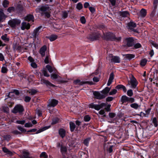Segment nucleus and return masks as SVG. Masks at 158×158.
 Instances as JSON below:
<instances>
[{
  "label": "nucleus",
  "mask_w": 158,
  "mask_h": 158,
  "mask_svg": "<svg viewBox=\"0 0 158 158\" xmlns=\"http://www.w3.org/2000/svg\"><path fill=\"white\" fill-rule=\"evenodd\" d=\"M7 34H5L3 35L1 37V38L5 42H8L9 41V38L7 37Z\"/></svg>",
  "instance_id": "obj_33"
},
{
  "label": "nucleus",
  "mask_w": 158,
  "mask_h": 158,
  "mask_svg": "<svg viewBox=\"0 0 158 158\" xmlns=\"http://www.w3.org/2000/svg\"><path fill=\"white\" fill-rule=\"evenodd\" d=\"M47 50V47L45 45L42 47L40 49L39 52L42 57H44L45 55V52Z\"/></svg>",
  "instance_id": "obj_19"
},
{
  "label": "nucleus",
  "mask_w": 158,
  "mask_h": 158,
  "mask_svg": "<svg viewBox=\"0 0 158 158\" xmlns=\"http://www.w3.org/2000/svg\"><path fill=\"white\" fill-rule=\"evenodd\" d=\"M119 15L120 16L123 18L127 17L129 16V13L127 11H120L119 12Z\"/></svg>",
  "instance_id": "obj_23"
},
{
  "label": "nucleus",
  "mask_w": 158,
  "mask_h": 158,
  "mask_svg": "<svg viewBox=\"0 0 158 158\" xmlns=\"http://www.w3.org/2000/svg\"><path fill=\"white\" fill-rule=\"evenodd\" d=\"M130 83L131 85L130 88L133 89L136 88L138 83L136 79L133 75L132 76Z\"/></svg>",
  "instance_id": "obj_8"
},
{
  "label": "nucleus",
  "mask_w": 158,
  "mask_h": 158,
  "mask_svg": "<svg viewBox=\"0 0 158 158\" xmlns=\"http://www.w3.org/2000/svg\"><path fill=\"white\" fill-rule=\"evenodd\" d=\"M110 88L106 87L101 91V92L103 95H105L106 97L108 95V93L110 92Z\"/></svg>",
  "instance_id": "obj_22"
},
{
  "label": "nucleus",
  "mask_w": 158,
  "mask_h": 158,
  "mask_svg": "<svg viewBox=\"0 0 158 158\" xmlns=\"http://www.w3.org/2000/svg\"><path fill=\"white\" fill-rule=\"evenodd\" d=\"M60 122V118L57 117H55L52 118V122L51 125H53L58 123Z\"/></svg>",
  "instance_id": "obj_26"
},
{
  "label": "nucleus",
  "mask_w": 158,
  "mask_h": 158,
  "mask_svg": "<svg viewBox=\"0 0 158 158\" xmlns=\"http://www.w3.org/2000/svg\"><path fill=\"white\" fill-rule=\"evenodd\" d=\"M90 139L91 138L90 137L86 138L84 140L83 143L85 145L88 146H89V142Z\"/></svg>",
  "instance_id": "obj_35"
},
{
  "label": "nucleus",
  "mask_w": 158,
  "mask_h": 158,
  "mask_svg": "<svg viewBox=\"0 0 158 158\" xmlns=\"http://www.w3.org/2000/svg\"><path fill=\"white\" fill-rule=\"evenodd\" d=\"M40 157H43L44 158H48V155L47 153L45 152H42L40 154Z\"/></svg>",
  "instance_id": "obj_44"
},
{
  "label": "nucleus",
  "mask_w": 158,
  "mask_h": 158,
  "mask_svg": "<svg viewBox=\"0 0 158 158\" xmlns=\"http://www.w3.org/2000/svg\"><path fill=\"white\" fill-rule=\"evenodd\" d=\"M93 94L95 98L97 99L101 100L106 97L105 95L101 94L98 91H94L93 93Z\"/></svg>",
  "instance_id": "obj_11"
},
{
  "label": "nucleus",
  "mask_w": 158,
  "mask_h": 158,
  "mask_svg": "<svg viewBox=\"0 0 158 158\" xmlns=\"http://www.w3.org/2000/svg\"><path fill=\"white\" fill-rule=\"evenodd\" d=\"M111 62H114L115 63H120V59L118 56H113L111 59Z\"/></svg>",
  "instance_id": "obj_17"
},
{
  "label": "nucleus",
  "mask_w": 158,
  "mask_h": 158,
  "mask_svg": "<svg viewBox=\"0 0 158 158\" xmlns=\"http://www.w3.org/2000/svg\"><path fill=\"white\" fill-rule=\"evenodd\" d=\"M16 10L17 13L21 14L23 11V7L21 5L18 4L17 5L16 8Z\"/></svg>",
  "instance_id": "obj_20"
},
{
  "label": "nucleus",
  "mask_w": 158,
  "mask_h": 158,
  "mask_svg": "<svg viewBox=\"0 0 158 158\" xmlns=\"http://www.w3.org/2000/svg\"><path fill=\"white\" fill-rule=\"evenodd\" d=\"M101 36V33L100 31H95L92 32L87 36V38L91 41L98 40Z\"/></svg>",
  "instance_id": "obj_3"
},
{
  "label": "nucleus",
  "mask_w": 158,
  "mask_h": 158,
  "mask_svg": "<svg viewBox=\"0 0 158 158\" xmlns=\"http://www.w3.org/2000/svg\"><path fill=\"white\" fill-rule=\"evenodd\" d=\"M90 117L88 115H86L84 118V120L85 122H88L90 120Z\"/></svg>",
  "instance_id": "obj_51"
},
{
  "label": "nucleus",
  "mask_w": 158,
  "mask_h": 158,
  "mask_svg": "<svg viewBox=\"0 0 158 158\" xmlns=\"http://www.w3.org/2000/svg\"><path fill=\"white\" fill-rule=\"evenodd\" d=\"M9 2L7 0H4L2 3L3 6L5 8H7L8 6Z\"/></svg>",
  "instance_id": "obj_38"
},
{
  "label": "nucleus",
  "mask_w": 158,
  "mask_h": 158,
  "mask_svg": "<svg viewBox=\"0 0 158 158\" xmlns=\"http://www.w3.org/2000/svg\"><path fill=\"white\" fill-rule=\"evenodd\" d=\"M31 100V98L29 96H26L24 98V101L26 102H29Z\"/></svg>",
  "instance_id": "obj_52"
},
{
  "label": "nucleus",
  "mask_w": 158,
  "mask_h": 158,
  "mask_svg": "<svg viewBox=\"0 0 158 158\" xmlns=\"http://www.w3.org/2000/svg\"><path fill=\"white\" fill-rule=\"evenodd\" d=\"M147 60L146 59H143L141 60L140 64L141 66L143 67L146 65L147 63Z\"/></svg>",
  "instance_id": "obj_34"
},
{
  "label": "nucleus",
  "mask_w": 158,
  "mask_h": 158,
  "mask_svg": "<svg viewBox=\"0 0 158 158\" xmlns=\"http://www.w3.org/2000/svg\"><path fill=\"white\" fill-rule=\"evenodd\" d=\"M152 123L155 127H157L158 125V121L156 117L154 118L152 120Z\"/></svg>",
  "instance_id": "obj_37"
},
{
  "label": "nucleus",
  "mask_w": 158,
  "mask_h": 158,
  "mask_svg": "<svg viewBox=\"0 0 158 158\" xmlns=\"http://www.w3.org/2000/svg\"><path fill=\"white\" fill-rule=\"evenodd\" d=\"M60 151L62 155L65 154L67 152L68 149L66 146H63L60 148Z\"/></svg>",
  "instance_id": "obj_27"
},
{
  "label": "nucleus",
  "mask_w": 158,
  "mask_h": 158,
  "mask_svg": "<svg viewBox=\"0 0 158 158\" xmlns=\"http://www.w3.org/2000/svg\"><path fill=\"white\" fill-rule=\"evenodd\" d=\"M46 68L50 73H51L52 72L53 70L51 66L48 64L46 66Z\"/></svg>",
  "instance_id": "obj_53"
},
{
  "label": "nucleus",
  "mask_w": 158,
  "mask_h": 158,
  "mask_svg": "<svg viewBox=\"0 0 158 158\" xmlns=\"http://www.w3.org/2000/svg\"><path fill=\"white\" fill-rule=\"evenodd\" d=\"M8 71L7 68L5 67H2L1 69V72L3 73H6Z\"/></svg>",
  "instance_id": "obj_48"
},
{
  "label": "nucleus",
  "mask_w": 158,
  "mask_h": 158,
  "mask_svg": "<svg viewBox=\"0 0 158 158\" xmlns=\"http://www.w3.org/2000/svg\"><path fill=\"white\" fill-rule=\"evenodd\" d=\"M10 93H14L16 95H19L20 94L19 91L16 89H13L11 90V91Z\"/></svg>",
  "instance_id": "obj_45"
},
{
  "label": "nucleus",
  "mask_w": 158,
  "mask_h": 158,
  "mask_svg": "<svg viewBox=\"0 0 158 158\" xmlns=\"http://www.w3.org/2000/svg\"><path fill=\"white\" fill-rule=\"evenodd\" d=\"M32 124L30 123H26L25 125L24 126L26 127H29L32 126Z\"/></svg>",
  "instance_id": "obj_61"
},
{
  "label": "nucleus",
  "mask_w": 158,
  "mask_h": 158,
  "mask_svg": "<svg viewBox=\"0 0 158 158\" xmlns=\"http://www.w3.org/2000/svg\"><path fill=\"white\" fill-rule=\"evenodd\" d=\"M16 9L14 6H10L8 7L7 9V11L9 13L14 12L15 11Z\"/></svg>",
  "instance_id": "obj_36"
},
{
  "label": "nucleus",
  "mask_w": 158,
  "mask_h": 158,
  "mask_svg": "<svg viewBox=\"0 0 158 158\" xmlns=\"http://www.w3.org/2000/svg\"><path fill=\"white\" fill-rule=\"evenodd\" d=\"M82 82H84V81H81L79 79H77L74 81L73 83L75 85L78 84L79 85H82L83 84H81Z\"/></svg>",
  "instance_id": "obj_39"
},
{
  "label": "nucleus",
  "mask_w": 158,
  "mask_h": 158,
  "mask_svg": "<svg viewBox=\"0 0 158 158\" xmlns=\"http://www.w3.org/2000/svg\"><path fill=\"white\" fill-rule=\"evenodd\" d=\"M152 5L158 6V0H152Z\"/></svg>",
  "instance_id": "obj_60"
},
{
  "label": "nucleus",
  "mask_w": 158,
  "mask_h": 158,
  "mask_svg": "<svg viewBox=\"0 0 158 158\" xmlns=\"http://www.w3.org/2000/svg\"><path fill=\"white\" fill-rule=\"evenodd\" d=\"M157 8V6L152 5V11L150 14V16L151 17L153 18L155 16Z\"/></svg>",
  "instance_id": "obj_24"
},
{
  "label": "nucleus",
  "mask_w": 158,
  "mask_h": 158,
  "mask_svg": "<svg viewBox=\"0 0 158 158\" xmlns=\"http://www.w3.org/2000/svg\"><path fill=\"white\" fill-rule=\"evenodd\" d=\"M29 152L24 151L23 152V155L22 156V158H33L32 156L29 157Z\"/></svg>",
  "instance_id": "obj_30"
},
{
  "label": "nucleus",
  "mask_w": 158,
  "mask_h": 158,
  "mask_svg": "<svg viewBox=\"0 0 158 158\" xmlns=\"http://www.w3.org/2000/svg\"><path fill=\"white\" fill-rule=\"evenodd\" d=\"M102 39L107 41H120L122 38L121 37H117L113 33L110 32H103V34L102 36Z\"/></svg>",
  "instance_id": "obj_2"
},
{
  "label": "nucleus",
  "mask_w": 158,
  "mask_h": 158,
  "mask_svg": "<svg viewBox=\"0 0 158 158\" xmlns=\"http://www.w3.org/2000/svg\"><path fill=\"white\" fill-rule=\"evenodd\" d=\"M27 25V23L26 22H23L22 23V26L21 27V28L22 30H24L26 28V27Z\"/></svg>",
  "instance_id": "obj_47"
},
{
  "label": "nucleus",
  "mask_w": 158,
  "mask_h": 158,
  "mask_svg": "<svg viewBox=\"0 0 158 158\" xmlns=\"http://www.w3.org/2000/svg\"><path fill=\"white\" fill-rule=\"evenodd\" d=\"M4 138L5 140L9 142L11 139V137L10 135H6L4 136Z\"/></svg>",
  "instance_id": "obj_43"
},
{
  "label": "nucleus",
  "mask_w": 158,
  "mask_h": 158,
  "mask_svg": "<svg viewBox=\"0 0 158 158\" xmlns=\"http://www.w3.org/2000/svg\"><path fill=\"white\" fill-rule=\"evenodd\" d=\"M133 94V91L131 89H129L128 90L127 92V95L129 97H131Z\"/></svg>",
  "instance_id": "obj_42"
},
{
  "label": "nucleus",
  "mask_w": 158,
  "mask_h": 158,
  "mask_svg": "<svg viewBox=\"0 0 158 158\" xmlns=\"http://www.w3.org/2000/svg\"><path fill=\"white\" fill-rule=\"evenodd\" d=\"M69 128L71 132H73L74 131L76 128V126L75 123L72 122H69Z\"/></svg>",
  "instance_id": "obj_25"
},
{
  "label": "nucleus",
  "mask_w": 158,
  "mask_h": 158,
  "mask_svg": "<svg viewBox=\"0 0 158 158\" xmlns=\"http://www.w3.org/2000/svg\"><path fill=\"white\" fill-rule=\"evenodd\" d=\"M117 92V90L116 89H113L109 93V94L110 95H112L116 94Z\"/></svg>",
  "instance_id": "obj_49"
},
{
  "label": "nucleus",
  "mask_w": 158,
  "mask_h": 158,
  "mask_svg": "<svg viewBox=\"0 0 158 158\" xmlns=\"http://www.w3.org/2000/svg\"><path fill=\"white\" fill-rule=\"evenodd\" d=\"M48 6V5L41 6L38 8L39 11H41V12H45L49 10V7Z\"/></svg>",
  "instance_id": "obj_14"
},
{
  "label": "nucleus",
  "mask_w": 158,
  "mask_h": 158,
  "mask_svg": "<svg viewBox=\"0 0 158 158\" xmlns=\"http://www.w3.org/2000/svg\"><path fill=\"white\" fill-rule=\"evenodd\" d=\"M126 43V45L128 47H131L133 46L134 40L132 37H128L125 38L124 40Z\"/></svg>",
  "instance_id": "obj_7"
},
{
  "label": "nucleus",
  "mask_w": 158,
  "mask_h": 158,
  "mask_svg": "<svg viewBox=\"0 0 158 158\" xmlns=\"http://www.w3.org/2000/svg\"><path fill=\"white\" fill-rule=\"evenodd\" d=\"M81 22L83 24H84L86 23V19L84 16H83L80 18Z\"/></svg>",
  "instance_id": "obj_55"
},
{
  "label": "nucleus",
  "mask_w": 158,
  "mask_h": 158,
  "mask_svg": "<svg viewBox=\"0 0 158 158\" xmlns=\"http://www.w3.org/2000/svg\"><path fill=\"white\" fill-rule=\"evenodd\" d=\"M114 146L113 145H110L107 148V151L109 153H110L113 152V148Z\"/></svg>",
  "instance_id": "obj_40"
},
{
  "label": "nucleus",
  "mask_w": 158,
  "mask_h": 158,
  "mask_svg": "<svg viewBox=\"0 0 158 158\" xmlns=\"http://www.w3.org/2000/svg\"><path fill=\"white\" fill-rule=\"evenodd\" d=\"M41 84H45L47 86L54 87L55 85L51 83L49 81L44 79H41L40 80Z\"/></svg>",
  "instance_id": "obj_13"
},
{
  "label": "nucleus",
  "mask_w": 158,
  "mask_h": 158,
  "mask_svg": "<svg viewBox=\"0 0 158 158\" xmlns=\"http://www.w3.org/2000/svg\"><path fill=\"white\" fill-rule=\"evenodd\" d=\"M41 15L42 16L44 15L45 17H47V18H49L51 16L50 12H48L47 11L45 12H41Z\"/></svg>",
  "instance_id": "obj_32"
},
{
  "label": "nucleus",
  "mask_w": 158,
  "mask_h": 158,
  "mask_svg": "<svg viewBox=\"0 0 158 158\" xmlns=\"http://www.w3.org/2000/svg\"><path fill=\"white\" fill-rule=\"evenodd\" d=\"M31 65L34 68H36L37 66V64L35 61L31 63Z\"/></svg>",
  "instance_id": "obj_64"
},
{
  "label": "nucleus",
  "mask_w": 158,
  "mask_h": 158,
  "mask_svg": "<svg viewBox=\"0 0 158 158\" xmlns=\"http://www.w3.org/2000/svg\"><path fill=\"white\" fill-rule=\"evenodd\" d=\"M3 151L5 153H6L7 154L10 155H12L13 154L12 152L9 151L7 148L5 147H4L2 148Z\"/></svg>",
  "instance_id": "obj_31"
},
{
  "label": "nucleus",
  "mask_w": 158,
  "mask_h": 158,
  "mask_svg": "<svg viewBox=\"0 0 158 158\" xmlns=\"http://www.w3.org/2000/svg\"><path fill=\"white\" fill-rule=\"evenodd\" d=\"M20 23L21 20L17 19L10 20L8 22L9 25L13 28H15L16 25H19Z\"/></svg>",
  "instance_id": "obj_6"
},
{
  "label": "nucleus",
  "mask_w": 158,
  "mask_h": 158,
  "mask_svg": "<svg viewBox=\"0 0 158 158\" xmlns=\"http://www.w3.org/2000/svg\"><path fill=\"white\" fill-rule=\"evenodd\" d=\"M111 106V105L110 104H108L106 106V107H105V110L107 111V112H109L111 110L110 109V107Z\"/></svg>",
  "instance_id": "obj_54"
},
{
  "label": "nucleus",
  "mask_w": 158,
  "mask_h": 158,
  "mask_svg": "<svg viewBox=\"0 0 158 158\" xmlns=\"http://www.w3.org/2000/svg\"><path fill=\"white\" fill-rule=\"evenodd\" d=\"M25 121L24 120H17L16 121V123L19 124L21 125L24 124L25 123Z\"/></svg>",
  "instance_id": "obj_63"
},
{
  "label": "nucleus",
  "mask_w": 158,
  "mask_h": 158,
  "mask_svg": "<svg viewBox=\"0 0 158 158\" xmlns=\"http://www.w3.org/2000/svg\"><path fill=\"white\" fill-rule=\"evenodd\" d=\"M123 56H124V59L125 60H129L134 58L135 57V55L133 54H128L123 55Z\"/></svg>",
  "instance_id": "obj_21"
},
{
  "label": "nucleus",
  "mask_w": 158,
  "mask_h": 158,
  "mask_svg": "<svg viewBox=\"0 0 158 158\" xmlns=\"http://www.w3.org/2000/svg\"><path fill=\"white\" fill-rule=\"evenodd\" d=\"M134 47L135 49H138L139 48H141L142 47V45L140 44L139 43H137L135 44H134Z\"/></svg>",
  "instance_id": "obj_50"
},
{
  "label": "nucleus",
  "mask_w": 158,
  "mask_h": 158,
  "mask_svg": "<svg viewBox=\"0 0 158 158\" xmlns=\"http://www.w3.org/2000/svg\"><path fill=\"white\" fill-rule=\"evenodd\" d=\"M11 133L15 135L21 134V132L18 131L17 130H15L11 132Z\"/></svg>",
  "instance_id": "obj_56"
},
{
  "label": "nucleus",
  "mask_w": 158,
  "mask_h": 158,
  "mask_svg": "<svg viewBox=\"0 0 158 158\" xmlns=\"http://www.w3.org/2000/svg\"><path fill=\"white\" fill-rule=\"evenodd\" d=\"M135 100V98L132 97H128L125 95H123L121 98V101L122 104L126 106L128 105L129 103H131L130 106L131 107L135 110H137L139 107L138 104L134 103Z\"/></svg>",
  "instance_id": "obj_1"
},
{
  "label": "nucleus",
  "mask_w": 158,
  "mask_h": 158,
  "mask_svg": "<svg viewBox=\"0 0 158 158\" xmlns=\"http://www.w3.org/2000/svg\"><path fill=\"white\" fill-rule=\"evenodd\" d=\"M18 75L19 77H22V78H26L25 75L23 72H19L18 73Z\"/></svg>",
  "instance_id": "obj_57"
},
{
  "label": "nucleus",
  "mask_w": 158,
  "mask_h": 158,
  "mask_svg": "<svg viewBox=\"0 0 158 158\" xmlns=\"http://www.w3.org/2000/svg\"><path fill=\"white\" fill-rule=\"evenodd\" d=\"M68 16V13L65 11H64L62 14V17L64 19L67 18Z\"/></svg>",
  "instance_id": "obj_59"
},
{
  "label": "nucleus",
  "mask_w": 158,
  "mask_h": 158,
  "mask_svg": "<svg viewBox=\"0 0 158 158\" xmlns=\"http://www.w3.org/2000/svg\"><path fill=\"white\" fill-rule=\"evenodd\" d=\"M58 134L60 137L63 139L66 136V131L64 128H60L58 130Z\"/></svg>",
  "instance_id": "obj_12"
},
{
  "label": "nucleus",
  "mask_w": 158,
  "mask_h": 158,
  "mask_svg": "<svg viewBox=\"0 0 158 158\" xmlns=\"http://www.w3.org/2000/svg\"><path fill=\"white\" fill-rule=\"evenodd\" d=\"M147 13L146 10L144 8L141 9L140 12V16L142 17H145L147 15Z\"/></svg>",
  "instance_id": "obj_29"
},
{
  "label": "nucleus",
  "mask_w": 158,
  "mask_h": 158,
  "mask_svg": "<svg viewBox=\"0 0 158 158\" xmlns=\"http://www.w3.org/2000/svg\"><path fill=\"white\" fill-rule=\"evenodd\" d=\"M107 104L105 103H102L100 104H94V103H91L89 105V108L95 109L97 110H99L101 108L106 106Z\"/></svg>",
  "instance_id": "obj_4"
},
{
  "label": "nucleus",
  "mask_w": 158,
  "mask_h": 158,
  "mask_svg": "<svg viewBox=\"0 0 158 158\" xmlns=\"http://www.w3.org/2000/svg\"><path fill=\"white\" fill-rule=\"evenodd\" d=\"M136 27V24L133 21H131L127 24V28L130 31L133 28Z\"/></svg>",
  "instance_id": "obj_15"
},
{
  "label": "nucleus",
  "mask_w": 158,
  "mask_h": 158,
  "mask_svg": "<svg viewBox=\"0 0 158 158\" xmlns=\"http://www.w3.org/2000/svg\"><path fill=\"white\" fill-rule=\"evenodd\" d=\"M48 104L47 105V107H54L56 106L58 103V101L54 99H49L48 100Z\"/></svg>",
  "instance_id": "obj_10"
},
{
  "label": "nucleus",
  "mask_w": 158,
  "mask_h": 158,
  "mask_svg": "<svg viewBox=\"0 0 158 158\" xmlns=\"http://www.w3.org/2000/svg\"><path fill=\"white\" fill-rule=\"evenodd\" d=\"M58 37V36L56 35L52 34L50 36L47 37V38L49 39L51 41H53L56 40Z\"/></svg>",
  "instance_id": "obj_28"
},
{
  "label": "nucleus",
  "mask_w": 158,
  "mask_h": 158,
  "mask_svg": "<svg viewBox=\"0 0 158 158\" xmlns=\"http://www.w3.org/2000/svg\"><path fill=\"white\" fill-rule=\"evenodd\" d=\"M24 111V108L23 106L20 105L18 104L16 105L13 108L12 112L13 113L16 114L19 113L21 114L23 113Z\"/></svg>",
  "instance_id": "obj_5"
},
{
  "label": "nucleus",
  "mask_w": 158,
  "mask_h": 158,
  "mask_svg": "<svg viewBox=\"0 0 158 158\" xmlns=\"http://www.w3.org/2000/svg\"><path fill=\"white\" fill-rule=\"evenodd\" d=\"M116 89H118V90H120L122 89L124 93L127 92V89L126 87L123 85L119 84L117 85L115 87Z\"/></svg>",
  "instance_id": "obj_16"
},
{
  "label": "nucleus",
  "mask_w": 158,
  "mask_h": 158,
  "mask_svg": "<svg viewBox=\"0 0 158 158\" xmlns=\"http://www.w3.org/2000/svg\"><path fill=\"white\" fill-rule=\"evenodd\" d=\"M151 44L156 49H158V44H157L154 41H152L151 42Z\"/></svg>",
  "instance_id": "obj_58"
},
{
  "label": "nucleus",
  "mask_w": 158,
  "mask_h": 158,
  "mask_svg": "<svg viewBox=\"0 0 158 158\" xmlns=\"http://www.w3.org/2000/svg\"><path fill=\"white\" fill-rule=\"evenodd\" d=\"M83 7V5L81 2L78 3L76 6V8L79 10H80Z\"/></svg>",
  "instance_id": "obj_41"
},
{
  "label": "nucleus",
  "mask_w": 158,
  "mask_h": 158,
  "mask_svg": "<svg viewBox=\"0 0 158 158\" xmlns=\"http://www.w3.org/2000/svg\"><path fill=\"white\" fill-rule=\"evenodd\" d=\"M42 26H40L34 30L32 34L33 38L36 39L37 37L39 35L40 33L42 31V30L41 31V29L42 28Z\"/></svg>",
  "instance_id": "obj_9"
},
{
  "label": "nucleus",
  "mask_w": 158,
  "mask_h": 158,
  "mask_svg": "<svg viewBox=\"0 0 158 158\" xmlns=\"http://www.w3.org/2000/svg\"><path fill=\"white\" fill-rule=\"evenodd\" d=\"M38 91L35 89H31L30 91L29 92V93L31 94V95H35L37 93Z\"/></svg>",
  "instance_id": "obj_46"
},
{
  "label": "nucleus",
  "mask_w": 158,
  "mask_h": 158,
  "mask_svg": "<svg viewBox=\"0 0 158 158\" xmlns=\"http://www.w3.org/2000/svg\"><path fill=\"white\" fill-rule=\"evenodd\" d=\"M114 98L112 97H108L106 99V101L107 102H109L112 101Z\"/></svg>",
  "instance_id": "obj_62"
},
{
  "label": "nucleus",
  "mask_w": 158,
  "mask_h": 158,
  "mask_svg": "<svg viewBox=\"0 0 158 158\" xmlns=\"http://www.w3.org/2000/svg\"><path fill=\"white\" fill-rule=\"evenodd\" d=\"M34 16L33 15L31 14H29L27 15L24 18V19L25 21L30 22L32 21H34Z\"/></svg>",
  "instance_id": "obj_18"
}]
</instances>
